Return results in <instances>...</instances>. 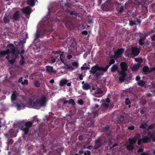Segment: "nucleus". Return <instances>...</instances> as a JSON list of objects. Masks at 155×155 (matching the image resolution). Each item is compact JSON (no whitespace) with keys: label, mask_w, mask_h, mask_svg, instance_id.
Segmentation results:
<instances>
[{"label":"nucleus","mask_w":155,"mask_h":155,"mask_svg":"<svg viewBox=\"0 0 155 155\" xmlns=\"http://www.w3.org/2000/svg\"><path fill=\"white\" fill-rule=\"evenodd\" d=\"M18 95L16 91H14L13 92L11 96V99L12 101H14L16 100Z\"/></svg>","instance_id":"18"},{"label":"nucleus","mask_w":155,"mask_h":155,"mask_svg":"<svg viewBox=\"0 0 155 155\" xmlns=\"http://www.w3.org/2000/svg\"><path fill=\"white\" fill-rule=\"evenodd\" d=\"M81 34L83 35H86L88 34V32L87 31H84L81 32Z\"/></svg>","instance_id":"62"},{"label":"nucleus","mask_w":155,"mask_h":155,"mask_svg":"<svg viewBox=\"0 0 155 155\" xmlns=\"http://www.w3.org/2000/svg\"><path fill=\"white\" fill-rule=\"evenodd\" d=\"M125 103L126 105L128 106V107L130 108L131 106V103L129 98H127L125 99Z\"/></svg>","instance_id":"36"},{"label":"nucleus","mask_w":155,"mask_h":155,"mask_svg":"<svg viewBox=\"0 0 155 155\" xmlns=\"http://www.w3.org/2000/svg\"><path fill=\"white\" fill-rule=\"evenodd\" d=\"M98 68H99V71L102 72L103 73V72H106L109 68L107 66L105 68L99 66Z\"/></svg>","instance_id":"25"},{"label":"nucleus","mask_w":155,"mask_h":155,"mask_svg":"<svg viewBox=\"0 0 155 155\" xmlns=\"http://www.w3.org/2000/svg\"><path fill=\"white\" fill-rule=\"evenodd\" d=\"M129 142H128V143L130 144L134 145V144L136 143V141L133 138H129L128 139Z\"/></svg>","instance_id":"38"},{"label":"nucleus","mask_w":155,"mask_h":155,"mask_svg":"<svg viewBox=\"0 0 155 155\" xmlns=\"http://www.w3.org/2000/svg\"><path fill=\"white\" fill-rule=\"evenodd\" d=\"M137 34L138 33H137L136 34H136ZM138 34H139V37L140 38H141L142 37H146V36L144 34L140 32H139Z\"/></svg>","instance_id":"54"},{"label":"nucleus","mask_w":155,"mask_h":155,"mask_svg":"<svg viewBox=\"0 0 155 155\" xmlns=\"http://www.w3.org/2000/svg\"><path fill=\"white\" fill-rule=\"evenodd\" d=\"M13 19L15 21H19L20 18L19 12L18 11L15 12L13 15Z\"/></svg>","instance_id":"16"},{"label":"nucleus","mask_w":155,"mask_h":155,"mask_svg":"<svg viewBox=\"0 0 155 155\" xmlns=\"http://www.w3.org/2000/svg\"><path fill=\"white\" fill-rule=\"evenodd\" d=\"M8 53L7 50L5 51L1 50L0 51V58L3 57L4 56L7 55Z\"/></svg>","instance_id":"31"},{"label":"nucleus","mask_w":155,"mask_h":155,"mask_svg":"<svg viewBox=\"0 0 155 155\" xmlns=\"http://www.w3.org/2000/svg\"><path fill=\"white\" fill-rule=\"evenodd\" d=\"M22 11L23 13L26 15H29L31 13L30 8L29 6L23 8Z\"/></svg>","instance_id":"15"},{"label":"nucleus","mask_w":155,"mask_h":155,"mask_svg":"<svg viewBox=\"0 0 155 155\" xmlns=\"http://www.w3.org/2000/svg\"><path fill=\"white\" fill-rule=\"evenodd\" d=\"M8 134L12 137H15L16 136L14 130L13 129H11L8 131Z\"/></svg>","instance_id":"23"},{"label":"nucleus","mask_w":155,"mask_h":155,"mask_svg":"<svg viewBox=\"0 0 155 155\" xmlns=\"http://www.w3.org/2000/svg\"><path fill=\"white\" fill-rule=\"evenodd\" d=\"M48 12L47 14V15L43 18L42 20V24L45 26H47V28L48 27Z\"/></svg>","instance_id":"13"},{"label":"nucleus","mask_w":155,"mask_h":155,"mask_svg":"<svg viewBox=\"0 0 155 155\" xmlns=\"http://www.w3.org/2000/svg\"><path fill=\"white\" fill-rule=\"evenodd\" d=\"M104 91H102L101 89L99 87H97L96 91L94 92V94H102L103 93Z\"/></svg>","instance_id":"30"},{"label":"nucleus","mask_w":155,"mask_h":155,"mask_svg":"<svg viewBox=\"0 0 155 155\" xmlns=\"http://www.w3.org/2000/svg\"><path fill=\"white\" fill-rule=\"evenodd\" d=\"M40 84L39 81L37 80H36L35 81L34 85L36 87H39L40 86Z\"/></svg>","instance_id":"48"},{"label":"nucleus","mask_w":155,"mask_h":155,"mask_svg":"<svg viewBox=\"0 0 155 155\" xmlns=\"http://www.w3.org/2000/svg\"><path fill=\"white\" fill-rule=\"evenodd\" d=\"M66 67L67 69L68 70H70L73 71L74 69L71 66L70 64H65Z\"/></svg>","instance_id":"42"},{"label":"nucleus","mask_w":155,"mask_h":155,"mask_svg":"<svg viewBox=\"0 0 155 155\" xmlns=\"http://www.w3.org/2000/svg\"><path fill=\"white\" fill-rule=\"evenodd\" d=\"M140 67V64H137L133 66L131 68V70L133 71H136L139 69Z\"/></svg>","instance_id":"26"},{"label":"nucleus","mask_w":155,"mask_h":155,"mask_svg":"<svg viewBox=\"0 0 155 155\" xmlns=\"http://www.w3.org/2000/svg\"><path fill=\"white\" fill-rule=\"evenodd\" d=\"M109 128L110 127L108 125H106L104 128V131H105L106 133H107L109 134H110V131L109 130Z\"/></svg>","instance_id":"41"},{"label":"nucleus","mask_w":155,"mask_h":155,"mask_svg":"<svg viewBox=\"0 0 155 155\" xmlns=\"http://www.w3.org/2000/svg\"><path fill=\"white\" fill-rule=\"evenodd\" d=\"M8 48L7 49V51L8 53L12 54L15 55V58H17L19 54V51L18 50V48L17 47H15L14 45L12 44H8L7 46Z\"/></svg>","instance_id":"2"},{"label":"nucleus","mask_w":155,"mask_h":155,"mask_svg":"<svg viewBox=\"0 0 155 155\" xmlns=\"http://www.w3.org/2000/svg\"><path fill=\"white\" fill-rule=\"evenodd\" d=\"M67 11L68 13H70L71 15H74L76 17L78 15V13L74 11H71L70 10H68Z\"/></svg>","instance_id":"34"},{"label":"nucleus","mask_w":155,"mask_h":155,"mask_svg":"<svg viewBox=\"0 0 155 155\" xmlns=\"http://www.w3.org/2000/svg\"><path fill=\"white\" fill-rule=\"evenodd\" d=\"M120 65L121 69V71L126 72L127 71L128 66L126 62H122L120 63Z\"/></svg>","instance_id":"11"},{"label":"nucleus","mask_w":155,"mask_h":155,"mask_svg":"<svg viewBox=\"0 0 155 155\" xmlns=\"http://www.w3.org/2000/svg\"><path fill=\"white\" fill-rule=\"evenodd\" d=\"M68 82V80L66 79H62L60 82L59 85L61 87H63Z\"/></svg>","instance_id":"24"},{"label":"nucleus","mask_w":155,"mask_h":155,"mask_svg":"<svg viewBox=\"0 0 155 155\" xmlns=\"http://www.w3.org/2000/svg\"><path fill=\"white\" fill-rule=\"evenodd\" d=\"M48 31L47 29H45L43 32V36H45L48 35Z\"/></svg>","instance_id":"52"},{"label":"nucleus","mask_w":155,"mask_h":155,"mask_svg":"<svg viewBox=\"0 0 155 155\" xmlns=\"http://www.w3.org/2000/svg\"><path fill=\"white\" fill-rule=\"evenodd\" d=\"M124 49L121 48L118 49L116 51H114V56L112 57V58L116 60V58H121L124 52Z\"/></svg>","instance_id":"6"},{"label":"nucleus","mask_w":155,"mask_h":155,"mask_svg":"<svg viewBox=\"0 0 155 155\" xmlns=\"http://www.w3.org/2000/svg\"><path fill=\"white\" fill-rule=\"evenodd\" d=\"M135 59L137 61L139 62L140 63H141L143 61L142 59L141 58H135Z\"/></svg>","instance_id":"55"},{"label":"nucleus","mask_w":155,"mask_h":155,"mask_svg":"<svg viewBox=\"0 0 155 155\" xmlns=\"http://www.w3.org/2000/svg\"><path fill=\"white\" fill-rule=\"evenodd\" d=\"M61 53V51H52L51 54V63H54L56 61V59L58 58L60 55V54Z\"/></svg>","instance_id":"4"},{"label":"nucleus","mask_w":155,"mask_h":155,"mask_svg":"<svg viewBox=\"0 0 155 155\" xmlns=\"http://www.w3.org/2000/svg\"><path fill=\"white\" fill-rule=\"evenodd\" d=\"M16 106H17V108L19 110H20L21 109V105L18 103H17L16 104Z\"/></svg>","instance_id":"59"},{"label":"nucleus","mask_w":155,"mask_h":155,"mask_svg":"<svg viewBox=\"0 0 155 155\" xmlns=\"http://www.w3.org/2000/svg\"><path fill=\"white\" fill-rule=\"evenodd\" d=\"M145 84V82L143 80H140L137 82V84L140 86L143 87Z\"/></svg>","instance_id":"39"},{"label":"nucleus","mask_w":155,"mask_h":155,"mask_svg":"<svg viewBox=\"0 0 155 155\" xmlns=\"http://www.w3.org/2000/svg\"><path fill=\"white\" fill-rule=\"evenodd\" d=\"M60 59L61 62L63 63L64 64H65L64 59L65 58V55L63 52H62L60 54Z\"/></svg>","instance_id":"20"},{"label":"nucleus","mask_w":155,"mask_h":155,"mask_svg":"<svg viewBox=\"0 0 155 155\" xmlns=\"http://www.w3.org/2000/svg\"><path fill=\"white\" fill-rule=\"evenodd\" d=\"M33 123L31 121H28L25 122V127L23 126L21 128V130H22L24 132V134H27L28 132L29 128L32 127Z\"/></svg>","instance_id":"5"},{"label":"nucleus","mask_w":155,"mask_h":155,"mask_svg":"<svg viewBox=\"0 0 155 155\" xmlns=\"http://www.w3.org/2000/svg\"><path fill=\"white\" fill-rule=\"evenodd\" d=\"M148 127V125L147 123L144 122L143 124H141L139 126L140 129H146V127Z\"/></svg>","instance_id":"37"},{"label":"nucleus","mask_w":155,"mask_h":155,"mask_svg":"<svg viewBox=\"0 0 155 155\" xmlns=\"http://www.w3.org/2000/svg\"><path fill=\"white\" fill-rule=\"evenodd\" d=\"M16 59V58H15H15L10 60H8V61L10 64H11L12 65H13Z\"/></svg>","instance_id":"49"},{"label":"nucleus","mask_w":155,"mask_h":155,"mask_svg":"<svg viewBox=\"0 0 155 155\" xmlns=\"http://www.w3.org/2000/svg\"><path fill=\"white\" fill-rule=\"evenodd\" d=\"M118 68L116 64L114 65L111 68V71L112 72H114L117 71Z\"/></svg>","instance_id":"28"},{"label":"nucleus","mask_w":155,"mask_h":155,"mask_svg":"<svg viewBox=\"0 0 155 155\" xmlns=\"http://www.w3.org/2000/svg\"><path fill=\"white\" fill-rule=\"evenodd\" d=\"M114 59H115L114 58V59H110L109 62V65H107L109 67V68L111 64H113L115 62Z\"/></svg>","instance_id":"43"},{"label":"nucleus","mask_w":155,"mask_h":155,"mask_svg":"<svg viewBox=\"0 0 155 155\" xmlns=\"http://www.w3.org/2000/svg\"><path fill=\"white\" fill-rule=\"evenodd\" d=\"M146 38V37H142L140 38L138 40V43L140 45H143L145 42V40Z\"/></svg>","instance_id":"27"},{"label":"nucleus","mask_w":155,"mask_h":155,"mask_svg":"<svg viewBox=\"0 0 155 155\" xmlns=\"http://www.w3.org/2000/svg\"><path fill=\"white\" fill-rule=\"evenodd\" d=\"M102 105L104 106V107L105 108H108L110 107V106L108 103H107L105 102Z\"/></svg>","instance_id":"50"},{"label":"nucleus","mask_w":155,"mask_h":155,"mask_svg":"<svg viewBox=\"0 0 155 155\" xmlns=\"http://www.w3.org/2000/svg\"><path fill=\"white\" fill-rule=\"evenodd\" d=\"M125 146L126 147L127 149L129 151L132 150L134 148V145L130 144L127 142L126 143Z\"/></svg>","instance_id":"17"},{"label":"nucleus","mask_w":155,"mask_h":155,"mask_svg":"<svg viewBox=\"0 0 155 155\" xmlns=\"http://www.w3.org/2000/svg\"><path fill=\"white\" fill-rule=\"evenodd\" d=\"M120 76L119 78V80L120 82L121 83L123 82L127 75V74L126 72L120 71Z\"/></svg>","instance_id":"12"},{"label":"nucleus","mask_w":155,"mask_h":155,"mask_svg":"<svg viewBox=\"0 0 155 155\" xmlns=\"http://www.w3.org/2000/svg\"><path fill=\"white\" fill-rule=\"evenodd\" d=\"M47 98L45 95H42L37 99L35 101L30 102V104L35 109H39L41 107L45 106L47 104Z\"/></svg>","instance_id":"1"},{"label":"nucleus","mask_w":155,"mask_h":155,"mask_svg":"<svg viewBox=\"0 0 155 155\" xmlns=\"http://www.w3.org/2000/svg\"><path fill=\"white\" fill-rule=\"evenodd\" d=\"M25 60L24 57L22 55H21V59L19 61L20 65H23L25 64Z\"/></svg>","instance_id":"22"},{"label":"nucleus","mask_w":155,"mask_h":155,"mask_svg":"<svg viewBox=\"0 0 155 155\" xmlns=\"http://www.w3.org/2000/svg\"><path fill=\"white\" fill-rule=\"evenodd\" d=\"M117 9L118 12L120 14H121L123 13L124 10V7L123 6H121L119 8V7H117Z\"/></svg>","instance_id":"35"},{"label":"nucleus","mask_w":155,"mask_h":155,"mask_svg":"<svg viewBox=\"0 0 155 155\" xmlns=\"http://www.w3.org/2000/svg\"><path fill=\"white\" fill-rule=\"evenodd\" d=\"M63 22L64 23L66 26L68 28H71L74 25L73 22L69 19H65Z\"/></svg>","instance_id":"10"},{"label":"nucleus","mask_w":155,"mask_h":155,"mask_svg":"<svg viewBox=\"0 0 155 155\" xmlns=\"http://www.w3.org/2000/svg\"><path fill=\"white\" fill-rule=\"evenodd\" d=\"M63 149L62 148L55 147L52 150L51 152H49V155H59L61 152H63Z\"/></svg>","instance_id":"7"},{"label":"nucleus","mask_w":155,"mask_h":155,"mask_svg":"<svg viewBox=\"0 0 155 155\" xmlns=\"http://www.w3.org/2000/svg\"><path fill=\"white\" fill-rule=\"evenodd\" d=\"M40 35L39 34H38V33L37 32L35 34V38L34 39V40H35L38 39V38L40 37Z\"/></svg>","instance_id":"57"},{"label":"nucleus","mask_w":155,"mask_h":155,"mask_svg":"<svg viewBox=\"0 0 155 155\" xmlns=\"http://www.w3.org/2000/svg\"><path fill=\"white\" fill-rule=\"evenodd\" d=\"M56 72V71L54 70L52 66H49V74H55Z\"/></svg>","instance_id":"33"},{"label":"nucleus","mask_w":155,"mask_h":155,"mask_svg":"<svg viewBox=\"0 0 155 155\" xmlns=\"http://www.w3.org/2000/svg\"><path fill=\"white\" fill-rule=\"evenodd\" d=\"M28 81L27 79H25L24 80V81L22 82V84L24 85L25 84L26 85H28Z\"/></svg>","instance_id":"56"},{"label":"nucleus","mask_w":155,"mask_h":155,"mask_svg":"<svg viewBox=\"0 0 155 155\" xmlns=\"http://www.w3.org/2000/svg\"><path fill=\"white\" fill-rule=\"evenodd\" d=\"M140 103L141 104L144 105L147 103L146 100L144 99H142L140 100Z\"/></svg>","instance_id":"47"},{"label":"nucleus","mask_w":155,"mask_h":155,"mask_svg":"<svg viewBox=\"0 0 155 155\" xmlns=\"http://www.w3.org/2000/svg\"><path fill=\"white\" fill-rule=\"evenodd\" d=\"M95 145L94 147V149H97L103 145V142L100 138L96 140L94 142Z\"/></svg>","instance_id":"9"},{"label":"nucleus","mask_w":155,"mask_h":155,"mask_svg":"<svg viewBox=\"0 0 155 155\" xmlns=\"http://www.w3.org/2000/svg\"><path fill=\"white\" fill-rule=\"evenodd\" d=\"M143 142V139H139L138 140L137 144L139 145H140L142 142Z\"/></svg>","instance_id":"61"},{"label":"nucleus","mask_w":155,"mask_h":155,"mask_svg":"<svg viewBox=\"0 0 155 155\" xmlns=\"http://www.w3.org/2000/svg\"><path fill=\"white\" fill-rule=\"evenodd\" d=\"M99 66L95 65L91 68V70L89 71L90 73L92 74L94 76L96 77L97 79L100 78V75H103L104 73L101 71H99Z\"/></svg>","instance_id":"3"},{"label":"nucleus","mask_w":155,"mask_h":155,"mask_svg":"<svg viewBox=\"0 0 155 155\" xmlns=\"http://www.w3.org/2000/svg\"><path fill=\"white\" fill-rule=\"evenodd\" d=\"M155 127V124H153L149 125L147 129V131H148L149 130H152Z\"/></svg>","instance_id":"45"},{"label":"nucleus","mask_w":155,"mask_h":155,"mask_svg":"<svg viewBox=\"0 0 155 155\" xmlns=\"http://www.w3.org/2000/svg\"><path fill=\"white\" fill-rule=\"evenodd\" d=\"M68 103L69 104H75V102L74 100L72 99H70L68 101Z\"/></svg>","instance_id":"51"},{"label":"nucleus","mask_w":155,"mask_h":155,"mask_svg":"<svg viewBox=\"0 0 155 155\" xmlns=\"http://www.w3.org/2000/svg\"><path fill=\"white\" fill-rule=\"evenodd\" d=\"M91 88V86L90 84L86 83L85 84L82 85V88L84 90H87L90 89Z\"/></svg>","instance_id":"21"},{"label":"nucleus","mask_w":155,"mask_h":155,"mask_svg":"<svg viewBox=\"0 0 155 155\" xmlns=\"http://www.w3.org/2000/svg\"><path fill=\"white\" fill-rule=\"evenodd\" d=\"M134 129V126H129L128 127V129L130 130H133Z\"/></svg>","instance_id":"63"},{"label":"nucleus","mask_w":155,"mask_h":155,"mask_svg":"<svg viewBox=\"0 0 155 155\" xmlns=\"http://www.w3.org/2000/svg\"><path fill=\"white\" fill-rule=\"evenodd\" d=\"M142 70L143 71L144 73L145 74L149 73V68L147 66H144Z\"/></svg>","instance_id":"32"},{"label":"nucleus","mask_w":155,"mask_h":155,"mask_svg":"<svg viewBox=\"0 0 155 155\" xmlns=\"http://www.w3.org/2000/svg\"><path fill=\"white\" fill-rule=\"evenodd\" d=\"M155 71V67L149 69V73H150L153 71Z\"/></svg>","instance_id":"64"},{"label":"nucleus","mask_w":155,"mask_h":155,"mask_svg":"<svg viewBox=\"0 0 155 155\" xmlns=\"http://www.w3.org/2000/svg\"><path fill=\"white\" fill-rule=\"evenodd\" d=\"M4 21L5 24H8L10 22V19L8 16H5L4 18Z\"/></svg>","instance_id":"40"},{"label":"nucleus","mask_w":155,"mask_h":155,"mask_svg":"<svg viewBox=\"0 0 155 155\" xmlns=\"http://www.w3.org/2000/svg\"><path fill=\"white\" fill-rule=\"evenodd\" d=\"M84 155H91V152L89 150H87L84 153Z\"/></svg>","instance_id":"58"},{"label":"nucleus","mask_w":155,"mask_h":155,"mask_svg":"<svg viewBox=\"0 0 155 155\" xmlns=\"http://www.w3.org/2000/svg\"><path fill=\"white\" fill-rule=\"evenodd\" d=\"M27 3L29 5L33 7L35 5V2L34 0H27Z\"/></svg>","instance_id":"29"},{"label":"nucleus","mask_w":155,"mask_h":155,"mask_svg":"<svg viewBox=\"0 0 155 155\" xmlns=\"http://www.w3.org/2000/svg\"><path fill=\"white\" fill-rule=\"evenodd\" d=\"M72 65L75 68H77L78 67V64L77 62L74 61L71 63Z\"/></svg>","instance_id":"46"},{"label":"nucleus","mask_w":155,"mask_h":155,"mask_svg":"<svg viewBox=\"0 0 155 155\" xmlns=\"http://www.w3.org/2000/svg\"><path fill=\"white\" fill-rule=\"evenodd\" d=\"M143 142V143H148L151 141L150 138L147 136H143L142 137Z\"/></svg>","instance_id":"19"},{"label":"nucleus","mask_w":155,"mask_h":155,"mask_svg":"<svg viewBox=\"0 0 155 155\" xmlns=\"http://www.w3.org/2000/svg\"><path fill=\"white\" fill-rule=\"evenodd\" d=\"M150 38L152 41H155V34H153V35L150 36Z\"/></svg>","instance_id":"60"},{"label":"nucleus","mask_w":155,"mask_h":155,"mask_svg":"<svg viewBox=\"0 0 155 155\" xmlns=\"http://www.w3.org/2000/svg\"><path fill=\"white\" fill-rule=\"evenodd\" d=\"M140 137V134L139 133H137L134 135L133 138L137 141V140Z\"/></svg>","instance_id":"44"},{"label":"nucleus","mask_w":155,"mask_h":155,"mask_svg":"<svg viewBox=\"0 0 155 155\" xmlns=\"http://www.w3.org/2000/svg\"><path fill=\"white\" fill-rule=\"evenodd\" d=\"M129 25L130 26H133L136 25V23L133 21L130 20L129 21Z\"/></svg>","instance_id":"53"},{"label":"nucleus","mask_w":155,"mask_h":155,"mask_svg":"<svg viewBox=\"0 0 155 155\" xmlns=\"http://www.w3.org/2000/svg\"><path fill=\"white\" fill-rule=\"evenodd\" d=\"M140 52V50L137 47H133L131 48V55L135 57L138 55Z\"/></svg>","instance_id":"8"},{"label":"nucleus","mask_w":155,"mask_h":155,"mask_svg":"<svg viewBox=\"0 0 155 155\" xmlns=\"http://www.w3.org/2000/svg\"><path fill=\"white\" fill-rule=\"evenodd\" d=\"M147 135L153 142H155V132H154L149 131L147 133Z\"/></svg>","instance_id":"14"}]
</instances>
